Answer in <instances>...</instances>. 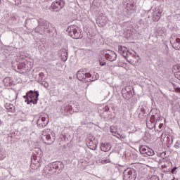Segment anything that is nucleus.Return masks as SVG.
Masks as SVG:
<instances>
[{
    "label": "nucleus",
    "instance_id": "2",
    "mask_svg": "<svg viewBox=\"0 0 180 180\" xmlns=\"http://www.w3.org/2000/svg\"><path fill=\"white\" fill-rule=\"evenodd\" d=\"M64 168V163L63 162H55L53 163H49L43 169L45 174H50L51 175H54L58 171V174H60Z\"/></svg>",
    "mask_w": 180,
    "mask_h": 180
},
{
    "label": "nucleus",
    "instance_id": "26",
    "mask_svg": "<svg viewBox=\"0 0 180 180\" xmlns=\"http://www.w3.org/2000/svg\"><path fill=\"white\" fill-rule=\"evenodd\" d=\"M149 148H148L147 146H140V148H139L140 153L141 154H146L147 152L148 151Z\"/></svg>",
    "mask_w": 180,
    "mask_h": 180
},
{
    "label": "nucleus",
    "instance_id": "13",
    "mask_svg": "<svg viewBox=\"0 0 180 180\" xmlns=\"http://www.w3.org/2000/svg\"><path fill=\"white\" fill-rule=\"evenodd\" d=\"M100 148L101 151L104 153H108V151H110L112 150V145L109 142H102L101 143Z\"/></svg>",
    "mask_w": 180,
    "mask_h": 180
},
{
    "label": "nucleus",
    "instance_id": "49",
    "mask_svg": "<svg viewBox=\"0 0 180 180\" xmlns=\"http://www.w3.org/2000/svg\"><path fill=\"white\" fill-rule=\"evenodd\" d=\"M20 58H22V60H25V56H20Z\"/></svg>",
    "mask_w": 180,
    "mask_h": 180
},
{
    "label": "nucleus",
    "instance_id": "31",
    "mask_svg": "<svg viewBox=\"0 0 180 180\" xmlns=\"http://www.w3.org/2000/svg\"><path fill=\"white\" fill-rule=\"evenodd\" d=\"M127 53H129V50H127V51L121 52L120 54H121V56H124V58H125V60H127V61H129V60H127V56H129V54H128Z\"/></svg>",
    "mask_w": 180,
    "mask_h": 180
},
{
    "label": "nucleus",
    "instance_id": "15",
    "mask_svg": "<svg viewBox=\"0 0 180 180\" xmlns=\"http://www.w3.org/2000/svg\"><path fill=\"white\" fill-rule=\"evenodd\" d=\"M160 51L163 53V54H166V56H168V53H169V48L168 47V45L167 44H161L160 45Z\"/></svg>",
    "mask_w": 180,
    "mask_h": 180
},
{
    "label": "nucleus",
    "instance_id": "33",
    "mask_svg": "<svg viewBox=\"0 0 180 180\" xmlns=\"http://www.w3.org/2000/svg\"><path fill=\"white\" fill-rule=\"evenodd\" d=\"M177 69V70L179 71L176 74V75H178L179 77H177L179 79H180V65H177L176 66L174 67V70Z\"/></svg>",
    "mask_w": 180,
    "mask_h": 180
},
{
    "label": "nucleus",
    "instance_id": "29",
    "mask_svg": "<svg viewBox=\"0 0 180 180\" xmlns=\"http://www.w3.org/2000/svg\"><path fill=\"white\" fill-rule=\"evenodd\" d=\"M39 122H40V119H38L37 120V127L39 129H44V127H46V126H47L48 123L45 124H39Z\"/></svg>",
    "mask_w": 180,
    "mask_h": 180
},
{
    "label": "nucleus",
    "instance_id": "5",
    "mask_svg": "<svg viewBox=\"0 0 180 180\" xmlns=\"http://www.w3.org/2000/svg\"><path fill=\"white\" fill-rule=\"evenodd\" d=\"M100 56L101 57H102L103 56V57H105L107 61H110L111 63H112L113 61H116V60L117 59V55L116 54V53L109 49L101 51Z\"/></svg>",
    "mask_w": 180,
    "mask_h": 180
},
{
    "label": "nucleus",
    "instance_id": "7",
    "mask_svg": "<svg viewBox=\"0 0 180 180\" xmlns=\"http://www.w3.org/2000/svg\"><path fill=\"white\" fill-rule=\"evenodd\" d=\"M50 133L51 134V131L50 129H44L42 131L41 140L45 143V144H53L55 141V139H51L50 136Z\"/></svg>",
    "mask_w": 180,
    "mask_h": 180
},
{
    "label": "nucleus",
    "instance_id": "51",
    "mask_svg": "<svg viewBox=\"0 0 180 180\" xmlns=\"http://www.w3.org/2000/svg\"><path fill=\"white\" fill-rule=\"evenodd\" d=\"M45 1H46V2H49V1H53V0H45Z\"/></svg>",
    "mask_w": 180,
    "mask_h": 180
},
{
    "label": "nucleus",
    "instance_id": "55",
    "mask_svg": "<svg viewBox=\"0 0 180 180\" xmlns=\"http://www.w3.org/2000/svg\"><path fill=\"white\" fill-rule=\"evenodd\" d=\"M162 154H164V155H165V153H164V152Z\"/></svg>",
    "mask_w": 180,
    "mask_h": 180
},
{
    "label": "nucleus",
    "instance_id": "10",
    "mask_svg": "<svg viewBox=\"0 0 180 180\" xmlns=\"http://www.w3.org/2000/svg\"><path fill=\"white\" fill-rule=\"evenodd\" d=\"M64 6H65V1L58 0L53 1L49 7V9H53V11H56L57 12L58 11H61V9L64 8Z\"/></svg>",
    "mask_w": 180,
    "mask_h": 180
},
{
    "label": "nucleus",
    "instance_id": "18",
    "mask_svg": "<svg viewBox=\"0 0 180 180\" xmlns=\"http://www.w3.org/2000/svg\"><path fill=\"white\" fill-rule=\"evenodd\" d=\"M25 69H26V62L23 60L22 63H21L19 65H17V70H15V71H17V72H22V70Z\"/></svg>",
    "mask_w": 180,
    "mask_h": 180
},
{
    "label": "nucleus",
    "instance_id": "20",
    "mask_svg": "<svg viewBox=\"0 0 180 180\" xmlns=\"http://www.w3.org/2000/svg\"><path fill=\"white\" fill-rule=\"evenodd\" d=\"M127 11H133V9H134V6H136V3L134 0H131L127 4Z\"/></svg>",
    "mask_w": 180,
    "mask_h": 180
},
{
    "label": "nucleus",
    "instance_id": "50",
    "mask_svg": "<svg viewBox=\"0 0 180 180\" xmlns=\"http://www.w3.org/2000/svg\"><path fill=\"white\" fill-rule=\"evenodd\" d=\"M42 75H43L42 72L39 73V77H42Z\"/></svg>",
    "mask_w": 180,
    "mask_h": 180
},
{
    "label": "nucleus",
    "instance_id": "30",
    "mask_svg": "<svg viewBox=\"0 0 180 180\" xmlns=\"http://www.w3.org/2000/svg\"><path fill=\"white\" fill-rule=\"evenodd\" d=\"M118 51L119 53L121 54L122 53H123V51H127V48H126V46H118Z\"/></svg>",
    "mask_w": 180,
    "mask_h": 180
},
{
    "label": "nucleus",
    "instance_id": "9",
    "mask_svg": "<svg viewBox=\"0 0 180 180\" xmlns=\"http://www.w3.org/2000/svg\"><path fill=\"white\" fill-rule=\"evenodd\" d=\"M170 44L174 50L180 51V36L179 35H172L169 38Z\"/></svg>",
    "mask_w": 180,
    "mask_h": 180
},
{
    "label": "nucleus",
    "instance_id": "35",
    "mask_svg": "<svg viewBox=\"0 0 180 180\" xmlns=\"http://www.w3.org/2000/svg\"><path fill=\"white\" fill-rule=\"evenodd\" d=\"M15 2V5L16 6H19V5H20V4H22V0H14Z\"/></svg>",
    "mask_w": 180,
    "mask_h": 180
},
{
    "label": "nucleus",
    "instance_id": "46",
    "mask_svg": "<svg viewBox=\"0 0 180 180\" xmlns=\"http://www.w3.org/2000/svg\"><path fill=\"white\" fill-rule=\"evenodd\" d=\"M100 22H101L100 23H103L102 26H105V22H102L101 20H100Z\"/></svg>",
    "mask_w": 180,
    "mask_h": 180
},
{
    "label": "nucleus",
    "instance_id": "28",
    "mask_svg": "<svg viewBox=\"0 0 180 180\" xmlns=\"http://www.w3.org/2000/svg\"><path fill=\"white\" fill-rule=\"evenodd\" d=\"M72 112H79V105L77 104L72 105Z\"/></svg>",
    "mask_w": 180,
    "mask_h": 180
},
{
    "label": "nucleus",
    "instance_id": "16",
    "mask_svg": "<svg viewBox=\"0 0 180 180\" xmlns=\"http://www.w3.org/2000/svg\"><path fill=\"white\" fill-rule=\"evenodd\" d=\"M157 119V117H155V115H153L151 117H150V123L152 124H153V127H148V129H153V127L154 128V129H155V126H157V123H158V122L160 120V117H158V119ZM156 120V121H155Z\"/></svg>",
    "mask_w": 180,
    "mask_h": 180
},
{
    "label": "nucleus",
    "instance_id": "19",
    "mask_svg": "<svg viewBox=\"0 0 180 180\" xmlns=\"http://www.w3.org/2000/svg\"><path fill=\"white\" fill-rule=\"evenodd\" d=\"M162 13L161 11L155 12L153 15V22H158L160 19H161V14Z\"/></svg>",
    "mask_w": 180,
    "mask_h": 180
},
{
    "label": "nucleus",
    "instance_id": "52",
    "mask_svg": "<svg viewBox=\"0 0 180 180\" xmlns=\"http://www.w3.org/2000/svg\"><path fill=\"white\" fill-rule=\"evenodd\" d=\"M8 139H9V138L12 139V136H8Z\"/></svg>",
    "mask_w": 180,
    "mask_h": 180
},
{
    "label": "nucleus",
    "instance_id": "12",
    "mask_svg": "<svg viewBox=\"0 0 180 180\" xmlns=\"http://www.w3.org/2000/svg\"><path fill=\"white\" fill-rule=\"evenodd\" d=\"M167 30L164 27H157L155 29V34L156 37H162L165 36Z\"/></svg>",
    "mask_w": 180,
    "mask_h": 180
},
{
    "label": "nucleus",
    "instance_id": "8",
    "mask_svg": "<svg viewBox=\"0 0 180 180\" xmlns=\"http://www.w3.org/2000/svg\"><path fill=\"white\" fill-rule=\"evenodd\" d=\"M92 77V75L89 72H86V70L84 69H80L77 72V78L79 79V81H83V82H86L88 80H86V78H91Z\"/></svg>",
    "mask_w": 180,
    "mask_h": 180
},
{
    "label": "nucleus",
    "instance_id": "42",
    "mask_svg": "<svg viewBox=\"0 0 180 180\" xmlns=\"http://www.w3.org/2000/svg\"><path fill=\"white\" fill-rule=\"evenodd\" d=\"M41 122H46V117H41Z\"/></svg>",
    "mask_w": 180,
    "mask_h": 180
},
{
    "label": "nucleus",
    "instance_id": "37",
    "mask_svg": "<svg viewBox=\"0 0 180 180\" xmlns=\"http://www.w3.org/2000/svg\"><path fill=\"white\" fill-rule=\"evenodd\" d=\"M17 18H16V15H11L10 17V20H13V22H15V20H16Z\"/></svg>",
    "mask_w": 180,
    "mask_h": 180
},
{
    "label": "nucleus",
    "instance_id": "40",
    "mask_svg": "<svg viewBox=\"0 0 180 180\" xmlns=\"http://www.w3.org/2000/svg\"><path fill=\"white\" fill-rule=\"evenodd\" d=\"M174 148H180V144L178 141L174 144Z\"/></svg>",
    "mask_w": 180,
    "mask_h": 180
},
{
    "label": "nucleus",
    "instance_id": "23",
    "mask_svg": "<svg viewBox=\"0 0 180 180\" xmlns=\"http://www.w3.org/2000/svg\"><path fill=\"white\" fill-rule=\"evenodd\" d=\"M3 82L6 86H11L12 85V79L9 77H5Z\"/></svg>",
    "mask_w": 180,
    "mask_h": 180
},
{
    "label": "nucleus",
    "instance_id": "36",
    "mask_svg": "<svg viewBox=\"0 0 180 180\" xmlns=\"http://www.w3.org/2000/svg\"><path fill=\"white\" fill-rule=\"evenodd\" d=\"M148 180H160V178H158V176L154 175L152 176Z\"/></svg>",
    "mask_w": 180,
    "mask_h": 180
},
{
    "label": "nucleus",
    "instance_id": "1",
    "mask_svg": "<svg viewBox=\"0 0 180 180\" xmlns=\"http://www.w3.org/2000/svg\"><path fill=\"white\" fill-rule=\"evenodd\" d=\"M27 23H38V25L34 30L35 33H38V34H46V33L50 34V33L56 30V27H53L51 23L44 20V18L26 20L25 25H27Z\"/></svg>",
    "mask_w": 180,
    "mask_h": 180
},
{
    "label": "nucleus",
    "instance_id": "14",
    "mask_svg": "<svg viewBox=\"0 0 180 180\" xmlns=\"http://www.w3.org/2000/svg\"><path fill=\"white\" fill-rule=\"evenodd\" d=\"M141 112L139 114V117L140 119H146L147 117V107L146 105H141L139 108Z\"/></svg>",
    "mask_w": 180,
    "mask_h": 180
},
{
    "label": "nucleus",
    "instance_id": "4",
    "mask_svg": "<svg viewBox=\"0 0 180 180\" xmlns=\"http://www.w3.org/2000/svg\"><path fill=\"white\" fill-rule=\"evenodd\" d=\"M66 32H68V35L72 37V39H75V40H78V39H82V34L81 32V28L77 25H70L68 27Z\"/></svg>",
    "mask_w": 180,
    "mask_h": 180
},
{
    "label": "nucleus",
    "instance_id": "47",
    "mask_svg": "<svg viewBox=\"0 0 180 180\" xmlns=\"http://www.w3.org/2000/svg\"><path fill=\"white\" fill-rule=\"evenodd\" d=\"M3 123H4V122H2V120H1V119H0V126H2Z\"/></svg>",
    "mask_w": 180,
    "mask_h": 180
},
{
    "label": "nucleus",
    "instance_id": "56",
    "mask_svg": "<svg viewBox=\"0 0 180 180\" xmlns=\"http://www.w3.org/2000/svg\"><path fill=\"white\" fill-rule=\"evenodd\" d=\"M109 155H110V154H109V155H107V157H109Z\"/></svg>",
    "mask_w": 180,
    "mask_h": 180
},
{
    "label": "nucleus",
    "instance_id": "48",
    "mask_svg": "<svg viewBox=\"0 0 180 180\" xmlns=\"http://www.w3.org/2000/svg\"><path fill=\"white\" fill-rule=\"evenodd\" d=\"M102 162H108V160H102Z\"/></svg>",
    "mask_w": 180,
    "mask_h": 180
},
{
    "label": "nucleus",
    "instance_id": "45",
    "mask_svg": "<svg viewBox=\"0 0 180 180\" xmlns=\"http://www.w3.org/2000/svg\"><path fill=\"white\" fill-rule=\"evenodd\" d=\"M162 169L167 168V165H162Z\"/></svg>",
    "mask_w": 180,
    "mask_h": 180
},
{
    "label": "nucleus",
    "instance_id": "24",
    "mask_svg": "<svg viewBox=\"0 0 180 180\" xmlns=\"http://www.w3.org/2000/svg\"><path fill=\"white\" fill-rule=\"evenodd\" d=\"M110 131L112 133V136H115V137H120V134L117 132L115 127H110Z\"/></svg>",
    "mask_w": 180,
    "mask_h": 180
},
{
    "label": "nucleus",
    "instance_id": "44",
    "mask_svg": "<svg viewBox=\"0 0 180 180\" xmlns=\"http://www.w3.org/2000/svg\"><path fill=\"white\" fill-rule=\"evenodd\" d=\"M40 167V163H37V167H35V169H37V168H39Z\"/></svg>",
    "mask_w": 180,
    "mask_h": 180
},
{
    "label": "nucleus",
    "instance_id": "57",
    "mask_svg": "<svg viewBox=\"0 0 180 180\" xmlns=\"http://www.w3.org/2000/svg\"><path fill=\"white\" fill-rule=\"evenodd\" d=\"M1 1L0 0V4H1Z\"/></svg>",
    "mask_w": 180,
    "mask_h": 180
},
{
    "label": "nucleus",
    "instance_id": "43",
    "mask_svg": "<svg viewBox=\"0 0 180 180\" xmlns=\"http://www.w3.org/2000/svg\"><path fill=\"white\" fill-rule=\"evenodd\" d=\"M176 92H179L180 94V87L176 88Z\"/></svg>",
    "mask_w": 180,
    "mask_h": 180
},
{
    "label": "nucleus",
    "instance_id": "17",
    "mask_svg": "<svg viewBox=\"0 0 180 180\" xmlns=\"http://www.w3.org/2000/svg\"><path fill=\"white\" fill-rule=\"evenodd\" d=\"M62 110H63L64 112H65L66 113H71L72 112V105H70L68 103H65L63 105L62 108H61Z\"/></svg>",
    "mask_w": 180,
    "mask_h": 180
},
{
    "label": "nucleus",
    "instance_id": "22",
    "mask_svg": "<svg viewBox=\"0 0 180 180\" xmlns=\"http://www.w3.org/2000/svg\"><path fill=\"white\" fill-rule=\"evenodd\" d=\"M60 57L61 60L63 61H67V60H68V52L67 51V50L63 49Z\"/></svg>",
    "mask_w": 180,
    "mask_h": 180
},
{
    "label": "nucleus",
    "instance_id": "54",
    "mask_svg": "<svg viewBox=\"0 0 180 180\" xmlns=\"http://www.w3.org/2000/svg\"><path fill=\"white\" fill-rule=\"evenodd\" d=\"M46 86H49V84H46ZM46 86L45 85V86Z\"/></svg>",
    "mask_w": 180,
    "mask_h": 180
},
{
    "label": "nucleus",
    "instance_id": "34",
    "mask_svg": "<svg viewBox=\"0 0 180 180\" xmlns=\"http://www.w3.org/2000/svg\"><path fill=\"white\" fill-rule=\"evenodd\" d=\"M100 65H101V67L106 65V60H103V59H101L100 60Z\"/></svg>",
    "mask_w": 180,
    "mask_h": 180
},
{
    "label": "nucleus",
    "instance_id": "41",
    "mask_svg": "<svg viewBox=\"0 0 180 180\" xmlns=\"http://www.w3.org/2000/svg\"><path fill=\"white\" fill-rule=\"evenodd\" d=\"M176 169H177V167H174L172 169V171H171L172 174H175V172L176 171Z\"/></svg>",
    "mask_w": 180,
    "mask_h": 180
},
{
    "label": "nucleus",
    "instance_id": "32",
    "mask_svg": "<svg viewBox=\"0 0 180 180\" xmlns=\"http://www.w3.org/2000/svg\"><path fill=\"white\" fill-rule=\"evenodd\" d=\"M154 154H155L154 150L150 148H149V149H148V151L146 153V155H148V156L154 155Z\"/></svg>",
    "mask_w": 180,
    "mask_h": 180
},
{
    "label": "nucleus",
    "instance_id": "39",
    "mask_svg": "<svg viewBox=\"0 0 180 180\" xmlns=\"http://www.w3.org/2000/svg\"><path fill=\"white\" fill-rule=\"evenodd\" d=\"M60 139L63 141H67V138L65 137V135H61Z\"/></svg>",
    "mask_w": 180,
    "mask_h": 180
},
{
    "label": "nucleus",
    "instance_id": "53",
    "mask_svg": "<svg viewBox=\"0 0 180 180\" xmlns=\"http://www.w3.org/2000/svg\"><path fill=\"white\" fill-rule=\"evenodd\" d=\"M31 167H32V168H33V163H32Z\"/></svg>",
    "mask_w": 180,
    "mask_h": 180
},
{
    "label": "nucleus",
    "instance_id": "38",
    "mask_svg": "<svg viewBox=\"0 0 180 180\" xmlns=\"http://www.w3.org/2000/svg\"><path fill=\"white\" fill-rule=\"evenodd\" d=\"M162 126H164L163 123H160L158 126L159 130L158 131H161L162 130Z\"/></svg>",
    "mask_w": 180,
    "mask_h": 180
},
{
    "label": "nucleus",
    "instance_id": "27",
    "mask_svg": "<svg viewBox=\"0 0 180 180\" xmlns=\"http://www.w3.org/2000/svg\"><path fill=\"white\" fill-rule=\"evenodd\" d=\"M5 148L0 147V160H4V158H5V157H6V154H5Z\"/></svg>",
    "mask_w": 180,
    "mask_h": 180
},
{
    "label": "nucleus",
    "instance_id": "21",
    "mask_svg": "<svg viewBox=\"0 0 180 180\" xmlns=\"http://www.w3.org/2000/svg\"><path fill=\"white\" fill-rule=\"evenodd\" d=\"M6 110H8V112H10L11 113H13V112H15V106L13 105V104L11 103H6L4 105Z\"/></svg>",
    "mask_w": 180,
    "mask_h": 180
},
{
    "label": "nucleus",
    "instance_id": "25",
    "mask_svg": "<svg viewBox=\"0 0 180 180\" xmlns=\"http://www.w3.org/2000/svg\"><path fill=\"white\" fill-rule=\"evenodd\" d=\"M99 79V75L97 72H94L91 79L87 80V82H94V81H96V79Z\"/></svg>",
    "mask_w": 180,
    "mask_h": 180
},
{
    "label": "nucleus",
    "instance_id": "3",
    "mask_svg": "<svg viewBox=\"0 0 180 180\" xmlns=\"http://www.w3.org/2000/svg\"><path fill=\"white\" fill-rule=\"evenodd\" d=\"M39 91L30 90L26 93V95L23 96L24 99H25V102L27 105H30V103H33V105H37V101H39Z\"/></svg>",
    "mask_w": 180,
    "mask_h": 180
},
{
    "label": "nucleus",
    "instance_id": "11",
    "mask_svg": "<svg viewBox=\"0 0 180 180\" xmlns=\"http://www.w3.org/2000/svg\"><path fill=\"white\" fill-rule=\"evenodd\" d=\"M86 146L90 150H96L98 148V139H96L95 137L89 139L86 141Z\"/></svg>",
    "mask_w": 180,
    "mask_h": 180
},
{
    "label": "nucleus",
    "instance_id": "6",
    "mask_svg": "<svg viewBox=\"0 0 180 180\" xmlns=\"http://www.w3.org/2000/svg\"><path fill=\"white\" fill-rule=\"evenodd\" d=\"M124 180H136L137 178V171L133 168H127L123 172Z\"/></svg>",
    "mask_w": 180,
    "mask_h": 180
}]
</instances>
